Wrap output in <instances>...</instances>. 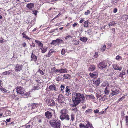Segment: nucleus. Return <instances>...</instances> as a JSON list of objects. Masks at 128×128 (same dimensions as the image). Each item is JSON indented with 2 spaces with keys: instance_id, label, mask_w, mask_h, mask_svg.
I'll list each match as a JSON object with an SVG mask.
<instances>
[{
  "instance_id": "nucleus-60",
  "label": "nucleus",
  "mask_w": 128,
  "mask_h": 128,
  "mask_svg": "<svg viewBox=\"0 0 128 128\" xmlns=\"http://www.w3.org/2000/svg\"><path fill=\"white\" fill-rule=\"evenodd\" d=\"M72 110L73 111H74L75 112H78V110L76 108L73 109Z\"/></svg>"
},
{
  "instance_id": "nucleus-45",
  "label": "nucleus",
  "mask_w": 128,
  "mask_h": 128,
  "mask_svg": "<svg viewBox=\"0 0 128 128\" xmlns=\"http://www.w3.org/2000/svg\"><path fill=\"white\" fill-rule=\"evenodd\" d=\"M105 93L107 95H108L109 93L108 90V88L107 87L106 88L104 91Z\"/></svg>"
},
{
  "instance_id": "nucleus-59",
  "label": "nucleus",
  "mask_w": 128,
  "mask_h": 128,
  "mask_svg": "<svg viewBox=\"0 0 128 128\" xmlns=\"http://www.w3.org/2000/svg\"><path fill=\"white\" fill-rule=\"evenodd\" d=\"M39 71V72L40 73V74H41L42 75L44 74V72L42 70H40Z\"/></svg>"
},
{
  "instance_id": "nucleus-41",
  "label": "nucleus",
  "mask_w": 128,
  "mask_h": 128,
  "mask_svg": "<svg viewBox=\"0 0 128 128\" xmlns=\"http://www.w3.org/2000/svg\"><path fill=\"white\" fill-rule=\"evenodd\" d=\"M54 52L52 50H50L49 53H48V54L46 56L47 57H50V55L51 54Z\"/></svg>"
},
{
  "instance_id": "nucleus-30",
  "label": "nucleus",
  "mask_w": 128,
  "mask_h": 128,
  "mask_svg": "<svg viewBox=\"0 0 128 128\" xmlns=\"http://www.w3.org/2000/svg\"><path fill=\"white\" fill-rule=\"evenodd\" d=\"M22 35L23 36V38H25L26 39H28L29 40H30L32 39L31 38L28 37V36H27L24 32L22 34Z\"/></svg>"
},
{
  "instance_id": "nucleus-26",
  "label": "nucleus",
  "mask_w": 128,
  "mask_h": 128,
  "mask_svg": "<svg viewBox=\"0 0 128 128\" xmlns=\"http://www.w3.org/2000/svg\"><path fill=\"white\" fill-rule=\"evenodd\" d=\"M106 100L107 96H106L105 95L99 99V100L100 101H105Z\"/></svg>"
},
{
  "instance_id": "nucleus-22",
  "label": "nucleus",
  "mask_w": 128,
  "mask_h": 128,
  "mask_svg": "<svg viewBox=\"0 0 128 128\" xmlns=\"http://www.w3.org/2000/svg\"><path fill=\"white\" fill-rule=\"evenodd\" d=\"M64 77L65 79H70L71 78V76L69 74H65L64 76Z\"/></svg>"
},
{
  "instance_id": "nucleus-44",
  "label": "nucleus",
  "mask_w": 128,
  "mask_h": 128,
  "mask_svg": "<svg viewBox=\"0 0 128 128\" xmlns=\"http://www.w3.org/2000/svg\"><path fill=\"white\" fill-rule=\"evenodd\" d=\"M126 124V126H128V116H126L125 117Z\"/></svg>"
},
{
  "instance_id": "nucleus-10",
  "label": "nucleus",
  "mask_w": 128,
  "mask_h": 128,
  "mask_svg": "<svg viewBox=\"0 0 128 128\" xmlns=\"http://www.w3.org/2000/svg\"><path fill=\"white\" fill-rule=\"evenodd\" d=\"M119 93V90L115 88H114L112 90V93H111V95L112 96L117 95Z\"/></svg>"
},
{
  "instance_id": "nucleus-2",
  "label": "nucleus",
  "mask_w": 128,
  "mask_h": 128,
  "mask_svg": "<svg viewBox=\"0 0 128 128\" xmlns=\"http://www.w3.org/2000/svg\"><path fill=\"white\" fill-rule=\"evenodd\" d=\"M61 115L60 118L62 120H65L67 121H69L70 120V116L68 114V110L66 109H64L60 111Z\"/></svg>"
},
{
  "instance_id": "nucleus-61",
  "label": "nucleus",
  "mask_w": 128,
  "mask_h": 128,
  "mask_svg": "<svg viewBox=\"0 0 128 128\" xmlns=\"http://www.w3.org/2000/svg\"><path fill=\"white\" fill-rule=\"evenodd\" d=\"M54 72L55 73L60 72V70H55Z\"/></svg>"
},
{
  "instance_id": "nucleus-9",
  "label": "nucleus",
  "mask_w": 128,
  "mask_h": 128,
  "mask_svg": "<svg viewBox=\"0 0 128 128\" xmlns=\"http://www.w3.org/2000/svg\"><path fill=\"white\" fill-rule=\"evenodd\" d=\"M23 67V66L22 65L18 64L15 66V70L16 72H20L22 70Z\"/></svg>"
},
{
  "instance_id": "nucleus-3",
  "label": "nucleus",
  "mask_w": 128,
  "mask_h": 128,
  "mask_svg": "<svg viewBox=\"0 0 128 128\" xmlns=\"http://www.w3.org/2000/svg\"><path fill=\"white\" fill-rule=\"evenodd\" d=\"M16 89L18 94L21 95L23 94L24 96H28L29 95L30 93L28 92L26 93V91L24 88L21 86H17Z\"/></svg>"
},
{
  "instance_id": "nucleus-40",
  "label": "nucleus",
  "mask_w": 128,
  "mask_h": 128,
  "mask_svg": "<svg viewBox=\"0 0 128 128\" xmlns=\"http://www.w3.org/2000/svg\"><path fill=\"white\" fill-rule=\"evenodd\" d=\"M23 128H31L32 127L31 126L29 125L28 124H27L26 125L22 126Z\"/></svg>"
},
{
  "instance_id": "nucleus-6",
  "label": "nucleus",
  "mask_w": 128,
  "mask_h": 128,
  "mask_svg": "<svg viewBox=\"0 0 128 128\" xmlns=\"http://www.w3.org/2000/svg\"><path fill=\"white\" fill-rule=\"evenodd\" d=\"M52 112H53V111L51 110L49 111H47L45 113L46 118L48 119L51 118L52 116Z\"/></svg>"
},
{
  "instance_id": "nucleus-36",
  "label": "nucleus",
  "mask_w": 128,
  "mask_h": 128,
  "mask_svg": "<svg viewBox=\"0 0 128 128\" xmlns=\"http://www.w3.org/2000/svg\"><path fill=\"white\" fill-rule=\"evenodd\" d=\"M116 24V23L115 22L112 21L109 24L108 26H109L110 27L112 26H115Z\"/></svg>"
},
{
  "instance_id": "nucleus-20",
  "label": "nucleus",
  "mask_w": 128,
  "mask_h": 128,
  "mask_svg": "<svg viewBox=\"0 0 128 128\" xmlns=\"http://www.w3.org/2000/svg\"><path fill=\"white\" fill-rule=\"evenodd\" d=\"M109 84L108 82H104L102 84V87H105L106 88L108 87V86H109Z\"/></svg>"
},
{
  "instance_id": "nucleus-11",
  "label": "nucleus",
  "mask_w": 128,
  "mask_h": 128,
  "mask_svg": "<svg viewBox=\"0 0 128 128\" xmlns=\"http://www.w3.org/2000/svg\"><path fill=\"white\" fill-rule=\"evenodd\" d=\"M34 4L30 3L27 4L26 5V7L29 9L30 10H32L34 8Z\"/></svg>"
},
{
  "instance_id": "nucleus-31",
  "label": "nucleus",
  "mask_w": 128,
  "mask_h": 128,
  "mask_svg": "<svg viewBox=\"0 0 128 128\" xmlns=\"http://www.w3.org/2000/svg\"><path fill=\"white\" fill-rule=\"evenodd\" d=\"M122 19L124 20H126L128 19V16L126 15H124L123 16L122 18Z\"/></svg>"
},
{
  "instance_id": "nucleus-19",
  "label": "nucleus",
  "mask_w": 128,
  "mask_h": 128,
  "mask_svg": "<svg viewBox=\"0 0 128 128\" xmlns=\"http://www.w3.org/2000/svg\"><path fill=\"white\" fill-rule=\"evenodd\" d=\"M35 41L38 44V46L40 48L43 46V44L40 42L38 40H35Z\"/></svg>"
},
{
  "instance_id": "nucleus-64",
  "label": "nucleus",
  "mask_w": 128,
  "mask_h": 128,
  "mask_svg": "<svg viewBox=\"0 0 128 128\" xmlns=\"http://www.w3.org/2000/svg\"><path fill=\"white\" fill-rule=\"evenodd\" d=\"M77 25V24L76 23H74L72 25V26L73 27H75Z\"/></svg>"
},
{
  "instance_id": "nucleus-53",
  "label": "nucleus",
  "mask_w": 128,
  "mask_h": 128,
  "mask_svg": "<svg viewBox=\"0 0 128 128\" xmlns=\"http://www.w3.org/2000/svg\"><path fill=\"white\" fill-rule=\"evenodd\" d=\"M61 89V90L63 92V90H64L65 88V86H64L63 85H62L60 87Z\"/></svg>"
},
{
  "instance_id": "nucleus-21",
  "label": "nucleus",
  "mask_w": 128,
  "mask_h": 128,
  "mask_svg": "<svg viewBox=\"0 0 128 128\" xmlns=\"http://www.w3.org/2000/svg\"><path fill=\"white\" fill-rule=\"evenodd\" d=\"M67 72V70L65 68H62L60 70V73H66Z\"/></svg>"
},
{
  "instance_id": "nucleus-46",
  "label": "nucleus",
  "mask_w": 128,
  "mask_h": 128,
  "mask_svg": "<svg viewBox=\"0 0 128 128\" xmlns=\"http://www.w3.org/2000/svg\"><path fill=\"white\" fill-rule=\"evenodd\" d=\"M88 21L85 22L84 23V27H88Z\"/></svg>"
},
{
  "instance_id": "nucleus-35",
  "label": "nucleus",
  "mask_w": 128,
  "mask_h": 128,
  "mask_svg": "<svg viewBox=\"0 0 128 128\" xmlns=\"http://www.w3.org/2000/svg\"><path fill=\"white\" fill-rule=\"evenodd\" d=\"M72 38V36L70 35H69L65 37V39L66 40H69Z\"/></svg>"
},
{
  "instance_id": "nucleus-48",
  "label": "nucleus",
  "mask_w": 128,
  "mask_h": 128,
  "mask_svg": "<svg viewBox=\"0 0 128 128\" xmlns=\"http://www.w3.org/2000/svg\"><path fill=\"white\" fill-rule=\"evenodd\" d=\"M96 97L98 98H101L102 97V95L101 94H96Z\"/></svg>"
},
{
  "instance_id": "nucleus-1",
  "label": "nucleus",
  "mask_w": 128,
  "mask_h": 128,
  "mask_svg": "<svg viewBox=\"0 0 128 128\" xmlns=\"http://www.w3.org/2000/svg\"><path fill=\"white\" fill-rule=\"evenodd\" d=\"M85 98L83 94L76 93L74 94L72 97V100L74 103L73 106H76L80 102L83 103L85 102Z\"/></svg>"
},
{
  "instance_id": "nucleus-17",
  "label": "nucleus",
  "mask_w": 128,
  "mask_h": 128,
  "mask_svg": "<svg viewBox=\"0 0 128 128\" xmlns=\"http://www.w3.org/2000/svg\"><path fill=\"white\" fill-rule=\"evenodd\" d=\"M86 128H94L92 126V124L89 122H88L87 124L86 125Z\"/></svg>"
},
{
  "instance_id": "nucleus-33",
  "label": "nucleus",
  "mask_w": 128,
  "mask_h": 128,
  "mask_svg": "<svg viewBox=\"0 0 128 128\" xmlns=\"http://www.w3.org/2000/svg\"><path fill=\"white\" fill-rule=\"evenodd\" d=\"M80 40L84 42H86L88 40V39L85 37H84L83 38H80Z\"/></svg>"
},
{
  "instance_id": "nucleus-57",
  "label": "nucleus",
  "mask_w": 128,
  "mask_h": 128,
  "mask_svg": "<svg viewBox=\"0 0 128 128\" xmlns=\"http://www.w3.org/2000/svg\"><path fill=\"white\" fill-rule=\"evenodd\" d=\"M118 11V9L117 8H115L114 9V13H116Z\"/></svg>"
},
{
  "instance_id": "nucleus-4",
  "label": "nucleus",
  "mask_w": 128,
  "mask_h": 128,
  "mask_svg": "<svg viewBox=\"0 0 128 128\" xmlns=\"http://www.w3.org/2000/svg\"><path fill=\"white\" fill-rule=\"evenodd\" d=\"M52 126L54 128H60L61 126V122L60 121L52 120L50 122Z\"/></svg>"
},
{
  "instance_id": "nucleus-13",
  "label": "nucleus",
  "mask_w": 128,
  "mask_h": 128,
  "mask_svg": "<svg viewBox=\"0 0 128 128\" xmlns=\"http://www.w3.org/2000/svg\"><path fill=\"white\" fill-rule=\"evenodd\" d=\"M40 84H38L33 88L32 90H36L39 89L41 87L40 86Z\"/></svg>"
},
{
  "instance_id": "nucleus-56",
  "label": "nucleus",
  "mask_w": 128,
  "mask_h": 128,
  "mask_svg": "<svg viewBox=\"0 0 128 128\" xmlns=\"http://www.w3.org/2000/svg\"><path fill=\"white\" fill-rule=\"evenodd\" d=\"M99 112V110H94V113L95 114H98Z\"/></svg>"
},
{
  "instance_id": "nucleus-14",
  "label": "nucleus",
  "mask_w": 128,
  "mask_h": 128,
  "mask_svg": "<svg viewBox=\"0 0 128 128\" xmlns=\"http://www.w3.org/2000/svg\"><path fill=\"white\" fill-rule=\"evenodd\" d=\"M49 88L50 90L57 91V89L56 88V87L55 85H51L49 86Z\"/></svg>"
},
{
  "instance_id": "nucleus-37",
  "label": "nucleus",
  "mask_w": 128,
  "mask_h": 128,
  "mask_svg": "<svg viewBox=\"0 0 128 128\" xmlns=\"http://www.w3.org/2000/svg\"><path fill=\"white\" fill-rule=\"evenodd\" d=\"M70 116L71 117V121H74L75 118L74 114L72 113L71 114Z\"/></svg>"
},
{
  "instance_id": "nucleus-7",
  "label": "nucleus",
  "mask_w": 128,
  "mask_h": 128,
  "mask_svg": "<svg viewBox=\"0 0 128 128\" xmlns=\"http://www.w3.org/2000/svg\"><path fill=\"white\" fill-rule=\"evenodd\" d=\"M58 101L60 104H65L64 102V96L62 94H60L58 96Z\"/></svg>"
},
{
  "instance_id": "nucleus-54",
  "label": "nucleus",
  "mask_w": 128,
  "mask_h": 128,
  "mask_svg": "<svg viewBox=\"0 0 128 128\" xmlns=\"http://www.w3.org/2000/svg\"><path fill=\"white\" fill-rule=\"evenodd\" d=\"M66 53V51L64 50H62V52L61 53L62 55H64Z\"/></svg>"
},
{
  "instance_id": "nucleus-51",
  "label": "nucleus",
  "mask_w": 128,
  "mask_h": 128,
  "mask_svg": "<svg viewBox=\"0 0 128 128\" xmlns=\"http://www.w3.org/2000/svg\"><path fill=\"white\" fill-rule=\"evenodd\" d=\"M90 11L89 10H87V11L84 14L86 15L87 16L88 14H90Z\"/></svg>"
},
{
  "instance_id": "nucleus-5",
  "label": "nucleus",
  "mask_w": 128,
  "mask_h": 128,
  "mask_svg": "<svg viewBox=\"0 0 128 128\" xmlns=\"http://www.w3.org/2000/svg\"><path fill=\"white\" fill-rule=\"evenodd\" d=\"M46 101L49 106H54L55 105L56 102L52 99H47Z\"/></svg>"
},
{
  "instance_id": "nucleus-38",
  "label": "nucleus",
  "mask_w": 128,
  "mask_h": 128,
  "mask_svg": "<svg viewBox=\"0 0 128 128\" xmlns=\"http://www.w3.org/2000/svg\"><path fill=\"white\" fill-rule=\"evenodd\" d=\"M125 70L122 71V72H121L120 73V74L119 75V76L120 77L122 78L123 76L125 74Z\"/></svg>"
},
{
  "instance_id": "nucleus-50",
  "label": "nucleus",
  "mask_w": 128,
  "mask_h": 128,
  "mask_svg": "<svg viewBox=\"0 0 128 128\" xmlns=\"http://www.w3.org/2000/svg\"><path fill=\"white\" fill-rule=\"evenodd\" d=\"M69 87L68 86H67L66 88V93H69V92H70V90L68 89Z\"/></svg>"
},
{
  "instance_id": "nucleus-55",
  "label": "nucleus",
  "mask_w": 128,
  "mask_h": 128,
  "mask_svg": "<svg viewBox=\"0 0 128 128\" xmlns=\"http://www.w3.org/2000/svg\"><path fill=\"white\" fill-rule=\"evenodd\" d=\"M33 12L34 14L35 15V16H36L37 15V13L38 12V11L37 10H33L32 11Z\"/></svg>"
},
{
  "instance_id": "nucleus-27",
  "label": "nucleus",
  "mask_w": 128,
  "mask_h": 128,
  "mask_svg": "<svg viewBox=\"0 0 128 128\" xmlns=\"http://www.w3.org/2000/svg\"><path fill=\"white\" fill-rule=\"evenodd\" d=\"M38 104H33L32 105V109L33 110L37 108L38 106Z\"/></svg>"
},
{
  "instance_id": "nucleus-63",
  "label": "nucleus",
  "mask_w": 128,
  "mask_h": 128,
  "mask_svg": "<svg viewBox=\"0 0 128 128\" xmlns=\"http://www.w3.org/2000/svg\"><path fill=\"white\" fill-rule=\"evenodd\" d=\"M58 0H52L51 1V3L53 4V3H52V2L57 1H58Z\"/></svg>"
},
{
  "instance_id": "nucleus-39",
  "label": "nucleus",
  "mask_w": 128,
  "mask_h": 128,
  "mask_svg": "<svg viewBox=\"0 0 128 128\" xmlns=\"http://www.w3.org/2000/svg\"><path fill=\"white\" fill-rule=\"evenodd\" d=\"M106 45H104L101 48V50L102 52H104L106 50Z\"/></svg>"
},
{
  "instance_id": "nucleus-47",
  "label": "nucleus",
  "mask_w": 128,
  "mask_h": 128,
  "mask_svg": "<svg viewBox=\"0 0 128 128\" xmlns=\"http://www.w3.org/2000/svg\"><path fill=\"white\" fill-rule=\"evenodd\" d=\"M0 90L2 91H3L4 92H6L7 90L5 88H0Z\"/></svg>"
},
{
  "instance_id": "nucleus-25",
  "label": "nucleus",
  "mask_w": 128,
  "mask_h": 128,
  "mask_svg": "<svg viewBox=\"0 0 128 128\" xmlns=\"http://www.w3.org/2000/svg\"><path fill=\"white\" fill-rule=\"evenodd\" d=\"M12 70H10L8 71L2 73V74L5 75H9L11 74V72H12Z\"/></svg>"
},
{
  "instance_id": "nucleus-24",
  "label": "nucleus",
  "mask_w": 128,
  "mask_h": 128,
  "mask_svg": "<svg viewBox=\"0 0 128 128\" xmlns=\"http://www.w3.org/2000/svg\"><path fill=\"white\" fill-rule=\"evenodd\" d=\"M92 111L93 110L92 109H90L86 110L85 112L86 114H92Z\"/></svg>"
},
{
  "instance_id": "nucleus-49",
  "label": "nucleus",
  "mask_w": 128,
  "mask_h": 128,
  "mask_svg": "<svg viewBox=\"0 0 128 128\" xmlns=\"http://www.w3.org/2000/svg\"><path fill=\"white\" fill-rule=\"evenodd\" d=\"M122 58V57L120 56H117L116 58V59L117 60H119Z\"/></svg>"
},
{
  "instance_id": "nucleus-58",
  "label": "nucleus",
  "mask_w": 128,
  "mask_h": 128,
  "mask_svg": "<svg viewBox=\"0 0 128 128\" xmlns=\"http://www.w3.org/2000/svg\"><path fill=\"white\" fill-rule=\"evenodd\" d=\"M94 56L95 58H97L98 57V53H96V54L95 55H94Z\"/></svg>"
},
{
  "instance_id": "nucleus-42",
  "label": "nucleus",
  "mask_w": 128,
  "mask_h": 128,
  "mask_svg": "<svg viewBox=\"0 0 128 128\" xmlns=\"http://www.w3.org/2000/svg\"><path fill=\"white\" fill-rule=\"evenodd\" d=\"M50 44L51 45H55L56 46L57 44H56V40L52 41L50 43Z\"/></svg>"
},
{
  "instance_id": "nucleus-23",
  "label": "nucleus",
  "mask_w": 128,
  "mask_h": 128,
  "mask_svg": "<svg viewBox=\"0 0 128 128\" xmlns=\"http://www.w3.org/2000/svg\"><path fill=\"white\" fill-rule=\"evenodd\" d=\"M56 41L57 44H61L63 42V41L62 40L58 38L56 39Z\"/></svg>"
},
{
  "instance_id": "nucleus-12",
  "label": "nucleus",
  "mask_w": 128,
  "mask_h": 128,
  "mask_svg": "<svg viewBox=\"0 0 128 128\" xmlns=\"http://www.w3.org/2000/svg\"><path fill=\"white\" fill-rule=\"evenodd\" d=\"M93 83L94 84H95L97 86H98L100 83V79H98L97 80H93Z\"/></svg>"
},
{
  "instance_id": "nucleus-18",
  "label": "nucleus",
  "mask_w": 128,
  "mask_h": 128,
  "mask_svg": "<svg viewBox=\"0 0 128 128\" xmlns=\"http://www.w3.org/2000/svg\"><path fill=\"white\" fill-rule=\"evenodd\" d=\"M32 60L36 62L37 60V57L34 54H32L31 55Z\"/></svg>"
},
{
  "instance_id": "nucleus-32",
  "label": "nucleus",
  "mask_w": 128,
  "mask_h": 128,
  "mask_svg": "<svg viewBox=\"0 0 128 128\" xmlns=\"http://www.w3.org/2000/svg\"><path fill=\"white\" fill-rule=\"evenodd\" d=\"M95 68V67L94 65H91L89 68V70L90 71H94Z\"/></svg>"
},
{
  "instance_id": "nucleus-34",
  "label": "nucleus",
  "mask_w": 128,
  "mask_h": 128,
  "mask_svg": "<svg viewBox=\"0 0 128 128\" xmlns=\"http://www.w3.org/2000/svg\"><path fill=\"white\" fill-rule=\"evenodd\" d=\"M86 96L88 98H90L94 99V100L96 99V98L94 97L93 95H88Z\"/></svg>"
},
{
  "instance_id": "nucleus-62",
  "label": "nucleus",
  "mask_w": 128,
  "mask_h": 128,
  "mask_svg": "<svg viewBox=\"0 0 128 128\" xmlns=\"http://www.w3.org/2000/svg\"><path fill=\"white\" fill-rule=\"evenodd\" d=\"M4 40L2 39H1V40H0V42L1 43H2L4 42Z\"/></svg>"
},
{
  "instance_id": "nucleus-16",
  "label": "nucleus",
  "mask_w": 128,
  "mask_h": 128,
  "mask_svg": "<svg viewBox=\"0 0 128 128\" xmlns=\"http://www.w3.org/2000/svg\"><path fill=\"white\" fill-rule=\"evenodd\" d=\"M40 49L42 50V52L44 53L47 51L48 48L43 46L40 48Z\"/></svg>"
},
{
  "instance_id": "nucleus-43",
  "label": "nucleus",
  "mask_w": 128,
  "mask_h": 128,
  "mask_svg": "<svg viewBox=\"0 0 128 128\" xmlns=\"http://www.w3.org/2000/svg\"><path fill=\"white\" fill-rule=\"evenodd\" d=\"M79 126L80 128H86V125L85 126L84 124L80 123L79 125Z\"/></svg>"
},
{
  "instance_id": "nucleus-52",
  "label": "nucleus",
  "mask_w": 128,
  "mask_h": 128,
  "mask_svg": "<svg viewBox=\"0 0 128 128\" xmlns=\"http://www.w3.org/2000/svg\"><path fill=\"white\" fill-rule=\"evenodd\" d=\"M73 43L74 45H78L79 44L78 41L75 40L74 41Z\"/></svg>"
},
{
  "instance_id": "nucleus-15",
  "label": "nucleus",
  "mask_w": 128,
  "mask_h": 128,
  "mask_svg": "<svg viewBox=\"0 0 128 128\" xmlns=\"http://www.w3.org/2000/svg\"><path fill=\"white\" fill-rule=\"evenodd\" d=\"M113 68L115 70H119L120 71H121L122 69L121 68H119L117 65L116 64L113 65Z\"/></svg>"
},
{
  "instance_id": "nucleus-8",
  "label": "nucleus",
  "mask_w": 128,
  "mask_h": 128,
  "mask_svg": "<svg viewBox=\"0 0 128 128\" xmlns=\"http://www.w3.org/2000/svg\"><path fill=\"white\" fill-rule=\"evenodd\" d=\"M107 66V64L105 62H100L98 65L99 68L103 69L106 68Z\"/></svg>"
},
{
  "instance_id": "nucleus-28",
  "label": "nucleus",
  "mask_w": 128,
  "mask_h": 128,
  "mask_svg": "<svg viewBox=\"0 0 128 128\" xmlns=\"http://www.w3.org/2000/svg\"><path fill=\"white\" fill-rule=\"evenodd\" d=\"M90 75L91 77L94 78H96L98 76L97 74H96L90 73Z\"/></svg>"
},
{
  "instance_id": "nucleus-29",
  "label": "nucleus",
  "mask_w": 128,
  "mask_h": 128,
  "mask_svg": "<svg viewBox=\"0 0 128 128\" xmlns=\"http://www.w3.org/2000/svg\"><path fill=\"white\" fill-rule=\"evenodd\" d=\"M118 1L119 0H113L112 1L111 3L114 5L116 6Z\"/></svg>"
}]
</instances>
